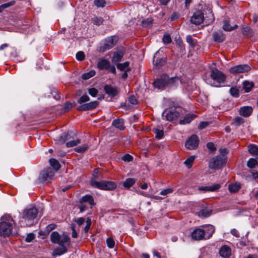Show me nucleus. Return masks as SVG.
<instances>
[{
    "label": "nucleus",
    "instance_id": "1",
    "mask_svg": "<svg viewBox=\"0 0 258 258\" xmlns=\"http://www.w3.org/2000/svg\"><path fill=\"white\" fill-rule=\"evenodd\" d=\"M0 222V236L5 237L10 236L12 232L13 219L9 215H5L1 218Z\"/></svg>",
    "mask_w": 258,
    "mask_h": 258
},
{
    "label": "nucleus",
    "instance_id": "2",
    "mask_svg": "<svg viewBox=\"0 0 258 258\" xmlns=\"http://www.w3.org/2000/svg\"><path fill=\"white\" fill-rule=\"evenodd\" d=\"M227 158L222 155H217L212 158L209 163V167L212 169H220L226 162Z\"/></svg>",
    "mask_w": 258,
    "mask_h": 258
},
{
    "label": "nucleus",
    "instance_id": "3",
    "mask_svg": "<svg viewBox=\"0 0 258 258\" xmlns=\"http://www.w3.org/2000/svg\"><path fill=\"white\" fill-rule=\"evenodd\" d=\"M118 38L115 36L109 37L105 39L102 45L99 47L98 51L100 52H104L112 48L116 44Z\"/></svg>",
    "mask_w": 258,
    "mask_h": 258
},
{
    "label": "nucleus",
    "instance_id": "4",
    "mask_svg": "<svg viewBox=\"0 0 258 258\" xmlns=\"http://www.w3.org/2000/svg\"><path fill=\"white\" fill-rule=\"evenodd\" d=\"M50 240L53 243L62 245L69 243L70 238L67 235H63V237L60 238L59 233L56 231H54L50 235Z\"/></svg>",
    "mask_w": 258,
    "mask_h": 258
},
{
    "label": "nucleus",
    "instance_id": "5",
    "mask_svg": "<svg viewBox=\"0 0 258 258\" xmlns=\"http://www.w3.org/2000/svg\"><path fill=\"white\" fill-rule=\"evenodd\" d=\"M55 174V171L50 167L43 169L40 173L39 180L41 182L51 180Z\"/></svg>",
    "mask_w": 258,
    "mask_h": 258
},
{
    "label": "nucleus",
    "instance_id": "6",
    "mask_svg": "<svg viewBox=\"0 0 258 258\" xmlns=\"http://www.w3.org/2000/svg\"><path fill=\"white\" fill-rule=\"evenodd\" d=\"M210 77L212 79L218 84L223 83L226 79L225 75L217 69H213L211 70Z\"/></svg>",
    "mask_w": 258,
    "mask_h": 258
},
{
    "label": "nucleus",
    "instance_id": "7",
    "mask_svg": "<svg viewBox=\"0 0 258 258\" xmlns=\"http://www.w3.org/2000/svg\"><path fill=\"white\" fill-rule=\"evenodd\" d=\"M179 115V111L173 108H171L168 110H164L162 113L163 116H165L166 119L169 121L176 119Z\"/></svg>",
    "mask_w": 258,
    "mask_h": 258
},
{
    "label": "nucleus",
    "instance_id": "8",
    "mask_svg": "<svg viewBox=\"0 0 258 258\" xmlns=\"http://www.w3.org/2000/svg\"><path fill=\"white\" fill-rule=\"evenodd\" d=\"M37 214V209L35 207H31L24 211L23 218L28 220H32L36 218Z\"/></svg>",
    "mask_w": 258,
    "mask_h": 258
},
{
    "label": "nucleus",
    "instance_id": "9",
    "mask_svg": "<svg viewBox=\"0 0 258 258\" xmlns=\"http://www.w3.org/2000/svg\"><path fill=\"white\" fill-rule=\"evenodd\" d=\"M199 140L196 135H192L185 142V146L188 149H196L199 145Z\"/></svg>",
    "mask_w": 258,
    "mask_h": 258
},
{
    "label": "nucleus",
    "instance_id": "10",
    "mask_svg": "<svg viewBox=\"0 0 258 258\" xmlns=\"http://www.w3.org/2000/svg\"><path fill=\"white\" fill-rule=\"evenodd\" d=\"M250 70V67L246 64H240L231 67L229 71L231 74H236L247 72Z\"/></svg>",
    "mask_w": 258,
    "mask_h": 258
},
{
    "label": "nucleus",
    "instance_id": "11",
    "mask_svg": "<svg viewBox=\"0 0 258 258\" xmlns=\"http://www.w3.org/2000/svg\"><path fill=\"white\" fill-rule=\"evenodd\" d=\"M204 19V13L201 11H196L190 18L191 23L195 25H199L201 24Z\"/></svg>",
    "mask_w": 258,
    "mask_h": 258
},
{
    "label": "nucleus",
    "instance_id": "12",
    "mask_svg": "<svg viewBox=\"0 0 258 258\" xmlns=\"http://www.w3.org/2000/svg\"><path fill=\"white\" fill-rule=\"evenodd\" d=\"M99 102L97 101H94L89 103L82 104L77 107L79 111H87L93 110L98 105Z\"/></svg>",
    "mask_w": 258,
    "mask_h": 258
},
{
    "label": "nucleus",
    "instance_id": "13",
    "mask_svg": "<svg viewBox=\"0 0 258 258\" xmlns=\"http://www.w3.org/2000/svg\"><path fill=\"white\" fill-rule=\"evenodd\" d=\"M205 232L204 229L197 228L191 232V236L195 240H201L205 238Z\"/></svg>",
    "mask_w": 258,
    "mask_h": 258
},
{
    "label": "nucleus",
    "instance_id": "14",
    "mask_svg": "<svg viewBox=\"0 0 258 258\" xmlns=\"http://www.w3.org/2000/svg\"><path fill=\"white\" fill-rule=\"evenodd\" d=\"M167 75H162L160 78L156 79L153 84L155 88H158V89H163L166 86V81H167Z\"/></svg>",
    "mask_w": 258,
    "mask_h": 258
},
{
    "label": "nucleus",
    "instance_id": "15",
    "mask_svg": "<svg viewBox=\"0 0 258 258\" xmlns=\"http://www.w3.org/2000/svg\"><path fill=\"white\" fill-rule=\"evenodd\" d=\"M104 91L110 97H114L118 93V88L110 85H106L104 87Z\"/></svg>",
    "mask_w": 258,
    "mask_h": 258
},
{
    "label": "nucleus",
    "instance_id": "16",
    "mask_svg": "<svg viewBox=\"0 0 258 258\" xmlns=\"http://www.w3.org/2000/svg\"><path fill=\"white\" fill-rule=\"evenodd\" d=\"M124 50L123 49H117L113 52V56L112 57V62L113 63H116L121 61L124 55Z\"/></svg>",
    "mask_w": 258,
    "mask_h": 258
},
{
    "label": "nucleus",
    "instance_id": "17",
    "mask_svg": "<svg viewBox=\"0 0 258 258\" xmlns=\"http://www.w3.org/2000/svg\"><path fill=\"white\" fill-rule=\"evenodd\" d=\"M219 254L223 258H229L231 254V248L227 245H223L220 248Z\"/></svg>",
    "mask_w": 258,
    "mask_h": 258
},
{
    "label": "nucleus",
    "instance_id": "18",
    "mask_svg": "<svg viewBox=\"0 0 258 258\" xmlns=\"http://www.w3.org/2000/svg\"><path fill=\"white\" fill-rule=\"evenodd\" d=\"M213 40L218 43H221L225 40V35L222 31L218 30L213 33Z\"/></svg>",
    "mask_w": 258,
    "mask_h": 258
},
{
    "label": "nucleus",
    "instance_id": "19",
    "mask_svg": "<svg viewBox=\"0 0 258 258\" xmlns=\"http://www.w3.org/2000/svg\"><path fill=\"white\" fill-rule=\"evenodd\" d=\"M253 109L251 106H245L240 107L239 114L245 117L249 116L252 113Z\"/></svg>",
    "mask_w": 258,
    "mask_h": 258
},
{
    "label": "nucleus",
    "instance_id": "20",
    "mask_svg": "<svg viewBox=\"0 0 258 258\" xmlns=\"http://www.w3.org/2000/svg\"><path fill=\"white\" fill-rule=\"evenodd\" d=\"M116 187L115 182L110 181L103 180L102 190H111Z\"/></svg>",
    "mask_w": 258,
    "mask_h": 258
},
{
    "label": "nucleus",
    "instance_id": "21",
    "mask_svg": "<svg viewBox=\"0 0 258 258\" xmlns=\"http://www.w3.org/2000/svg\"><path fill=\"white\" fill-rule=\"evenodd\" d=\"M109 65V61L104 58L100 59L97 63V67L100 70H108Z\"/></svg>",
    "mask_w": 258,
    "mask_h": 258
},
{
    "label": "nucleus",
    "instance_id": "22",
    "mask_svg": "<svg viewBox=\"0 0 258 258\" xmlns=\"http://www.w3.org/2000/svg\"><path fill=\"white\" fill-rule=\"evenodd\" d=\"M220 187V185L219 184L216 183L212 186H200L198 187V189L204 191H215L218 190Z\"/></svg>",
    "mask_w": 258,
    "mask_h": 258
},
{
    "label": "nucleus",
    "instance_id": "23",
    "mask_svg": "<svg viewBox=\"0 0 258 258\" xmlns=\"http://www.w3.org/2000/svg\"><path fill=\"white\" fill-rule=\"evenodd\" d=\"M204 230L205 231L204 239H209L214 233L215 229L213 226L209 225L206 226Z\"/></svg>",
    "mask_w": 258,
    "mask_h": 258
},
{
    "label": "nucleus",
    "instance_id": "24",
    "mask_svg": "<svg viewBox=\"0 0 258 258\" xmlns=\"http://www.w3.org/2000/svg\"><path fill=\"white\" fill-rule=\"evenodd\" d=\"M61 247H57L53 250L52 252V255H61L65 253L67 251L68 249L65 244L59 245Z\"/></svg>",
    "mask_w": 258,
    "mask_h": 258
},
{
    "label": "nucleus",
    "instance_id": "25",
    "mask_svg": "<svg viewBox=\"0 0 258 258\" xmlns=\"http://www.w3.org/2000/svg\"><path fill=\"white\" fill-rule=\"evenodd\" d=\"M166 79L167 87L175 86L178 84V82L179 81V78L177 77L169 78V77L168 75H167Z\"/></svg>",
    "mask_w": 258,
    "mask_h": 258
},
{
    "label": "nucleus",
    "instance_id": "26",
    "mask_svg": "<svg viewBox=\"0 0 258 258\" xmlns=\"http://www.w3.org/2000/svg\"><path fill=\"white\" fill-rule=\"evenodd\" d=\"M112 125L119 130H123L124 128L123 120L120 118L114 119L112 122Z\"/></svg>",
    "mask_w": 258,
    "mask_h": 258
},
{
    "label": "nucleus",
    "instance_id": "27",
    "mask_svg": "<svg viewBox=\"0 0 258 258\" xmlns=\"http://www.w3.org/2000/svg\"><path fill=\"white\" fill-rule=\"evenodd\" d=\"M229 22L230 21L229 19L223 20L222 28L224 30L226 31H231L238 27L237 25H235L233 27L231 26L229 24Z\"/></svg>",
    "mask_w": 258,
    "mask_h": 258
},
{
    "label": "nucleus",
    "instance_id": "28",
    "mask_svg": "<svg viewBox=\"0 0 258 258\" xmlns=\"http://www.w3.org/2000/svg\"><path fill=\"white\" fill-rule=\"evenodd\" d=\"M130 63V62L127 61L122 63L117 64L116 67L121 71L128 72L131 70L129 67Z\"/></svg>",
    "mask_w": 258,
    "mask_h": 258
},
{
    "label": "nucleus",
    "instance_id": "29",
    "mask_svg": "<svg viewBox=\"0 0 258 258\" xmlns=\"http://www.w3.org/2000/svg\"><path fill=\"white\" fill-rule=\"evenodd\" d=\"M72 138L71 135L67 132L63 133L61 134V135L60 136L58 142L59 144H64L67 141L70 140Z\"/></svg>",
    "mask_w": 258,
    "mask_h": 258
},
{
    "label": "nucleus",
    "instance_id": "30",
    "mask_svg": "<svg viewBox=\"0 0 258 258\" xmlns=\"http://www.w3.org/2000/svg\"><path fill=\"white\" fill-rule=\"evenodd\" d=\"M49 164L50 166L53 167L52 169L54 170L55 172L58 170L60 167V165L58 161L54 158L49 159Z\"/></svg>",
    "mask_w": 258,
    "mask_h": 258
},
{
    "label": "nucleus",
    "instance_id": "31",
    "mask_svg": "<svg viewBox=\"0 0 258 258\" xmlns=\"http://www.w3.org/2000/svg\"><path fill=\"white\" fill-rule=\"evenodd\" d=\"M80 202H81V203L88 202L91 206L95 205V203L94 202V199H93V197L92 196L89 195H87L83 196L81 198Z\"/></svg>",
    "mask_w": 258,
    "mask_h": 258
},
{
    "label": "nucleus",
    "instance_id": "32",
    "mask_svg": "<svg viewBox=\"0 0 258 258\" xmlns=\"http://www.w3.org/2000/svg\"><path fill=\"white\" fill-rule=\"evenodd\" d=\"M212 211L208 209H202L198 212V215L200 217L206 218L211 215Z\"/></svg>",
    "mask_w": 258,
    "mask_h": 258
},
{
    "label": "nucleus",
    "instance_id": "33",
    "mask_svg": "<svg viewBox=\"0 0 258 258\" xmlns=\"http://www.w3.org/2000/svg\"><path fill=\"white\" fill-rule=\"evenodd\" d=\"M136 182V180L134 178H128L125 179L123 183V185L125 188H129L132 186Z\"/></svg>",
    "mask_w": 258,
    "mask_h": 258
},
{
    "label": "nucleus",
    "instance_id": "34",
    "mask_svg": "<svg viewBox=\"0 0 258 258\" xmlns=\"http://www.w3.org/2000/svg\"><path fill=\"white\" fill-rule=\"evenodd\" d=\"M90 184L92 186L102 190L103 188V180L97 181L94 179H91Z\"/></svg>",
    "mask_w": 258,
    "mask_h": 258
},
{
    "label": "nucleus",
    "instance_id": "35",
    "mask_svg": "<svg viewBox=\"0 0 258 258\" xmlns=\"http://www.w3.org/2000/svg\"><path fill=\"white\" fill-rule=\"evenodd\" d=\"M194 115L187 114L185 116L183 119L180 120L179 123L181 124L189 123L194 118Z\"/></svg>",
    "mask_w": 258,
    "mask_h": 258
},
{
    "label": "nucleus",
    "instance_id": "36",
    "mask_svg": "<svg viewBox=\"0 0 258 258\" xmlns=\"http://www.w3.org/2000/svg\"><path fill=\"white\" fill-rule=\"evenodd\" d=\"M248 151L252 155H256L258 154V147L253 144L248 146Z\"/></svg>",
    "mask_w": 258,
    "mask_h": 258
},
{
    "label": "nucleus",
    "instance_id": "37",
    "mask_svg": "<svg viewBox=\"0 0 258 258\" xmlns=\"http://www.w3.org/2000/svg\"><path fill=\"white\" fill-rule=\"evenodd\" d=\"M186 41L189 44L191 47H195L197 44V41L196 39H194L191 35L186 36Z\"/></svg>",
    "mask_w": 258,
    "mask_h": 258
},
{
    "label": "nucleus",
    "instance_id": "38",
    "mask_svg": "<svg viewBox=\"0 0 258 258\" xmlns=\"http://www.w3.org/2000/svg\"><path fill=\"white\" fill-rule=\"evenodd\" d=\"M176 45L178 46V47L179 49V51L180 52H181L182 53H184V51L185 50V46H184V43L182 42V41L180 39H177L176 40Z\"/></svg>",
    "mask_w": 258,
    "mask_h": 258
},
{
    "label": "nucleus",
    "instance_id": "39",
    "mask_svg": "<svg viewBox=\"0 0 258 258\" xmlns=\"http://www.w3.org/2000/svg\"><path fill=\"white\" fill-rule=\"evenodd\" d=\"M153 131L155 135V138L156 139H161L163 137L164 132L163 130L158 128H154Z\"/></svg>",
    "mask_w": 258,
    "mask_h": 258
},
{
    "label": "nucleus",
    "instance_id": "40",
    "mask_svg": "<svg viewBox=\"0 0 258 258\" xmlns=\"http://www.w3.org/2000/svg\"><path fill=\"white\" fill-rule=\"evenodd\" d=\"M240 185L236 183L229 185L228 189L231 193L236 192L240 189Z\"/></svg>",
    "mask_w": 258,
    "mask_h": 258
},
{
    "label": "nucleus",
    "instance_id": "41",
    "mask_svg": "<svg viewBox=\"0 0 258 258\" xmlns=\"http://www.w3.org/2000/svg\"><path fill=\"white\" fill-rule=\"evenodd\" d=\"M195 158L194 156H191L184 161V163L188 168H190L192 166Z\"/></svg>",
    "mask_w": 258,
    "mask_h": 258
},
{
    "label": "nucleus",
    "instance_id": "42",
    "mask_svg": "<svg viewBox=\"0 0 258 258\" xmlns=\"http://www.w3.org/2000/svg\"><path fill=\"white\" fill-rule=\"evenodd\" d=\"M95 71L91 70L89 72L84 73L82 76V78L83 80H88L90 78L93 77L95 75Z\"/></svg>",
    "mask_w": 258,
    "mask_h": 258
},
{
    "label": "nucleus",
    "instance_id": "43",
    "mask_svg": "<svg viewBox=\"0 0 258 258\" xmlns=\"http://www.w3.org/2000/svg\"><path fill=\"white\" fill-rule=\"evenodd\" d=\"M253 84L252 83H249L248 81H245L243 83V88L246 92H249L251 90V88L253 87Z\"/></svg>",
    "mask_w": 258,
    "mask_h": 258
},
{
    "label": "nucleus",
    "instance_id": "44",
    "mask_svg": "<svg viewBox=\"0 0 258 258\" xmlns=\"http://www.w3.org/2000/svg\"><path fill=\"white\" fill-rule=\"evenodd\" d=\"M242 32L244 35L251 37L252 35V30L249 27H244L242 28Z\"/></svg>",
    "mask_w": 258,
    "mask_h": 258
},
{
    "label": "nucleus",
    "instance_id": "45",
    "mask_svg": "<svg viewBox=\"0 0 258 258\" xmlns=\"http://www.w3.org/2000/svg\"><path fill=\"white\" fill-rule=\"evenodd\" d=\"M80 143H81V140L78 139L76 140L71 141L67 142L66 144V146L67 147L70 148V147H75Z\"/></svg>",
    "mask_w": 258,
    "mask_h": 258
},
{
    "label": "nucleus",
    "instance_id": "46",
    "mask_svg": "<svg viewBox=\"0 0 258 258\" xmlns=\"http://www.w3.org/2000/svg\"><path fill=\"white\" fill-rule=\"evenodd\" d=\"M104 21V20L101 17H95L92 19V22L96 25L100 26Z\"/></svg>",
    "mask_w": 258,
    "mask_h": 258
},
{
    "label": "nucleus",
    "instance_id": "47",
    "mask_svg": "<svg viewBox=\"0 0 258 258\" xmlns=\"http://www.w3.org/2000/svg\"><path fill=\"white\" fill-rule=\"evenodd\" d=\"M15 3H16L15 1H12L9 3H5L4 4L1 5L0 6V12H2L4 9L14 5Z\"/></svg>",
    "mask_w": 258,
    "mask_h": 258
},
{
    "label": "nucleus",
    "instance_id": "48",
    "mask_svg": "<svg viewBox=\"0 0 258 258\" xmlns=\"http://www.w3.org/2000/svg\"><path fill=\"white\" fill-rule=\"evenodd\" d=\"M244 120L243 118L240 116L236 117L233 119V123L236 126H239L244 123Z\"/></svg>",
    "mask_w": 258,
    "mask_h": 258
},
{
    "label": "nucleus",
    "instance_id": "49",
    "mask_svg": "<svg viewBox=\"0 0 258 258\" xmlns=\"http://www.w3.org/2000/svg\"><path fill=\"white\" fill-rule=\"evenodd\" d=\"M88 148L87 145H83L75 148V151L78 153H83L86 151Z\"/></svg>",
    "mask_w": 258,
    "mask_h": 258
},
{
    "label": "nucleus",
    "instance_id": "50",
    "mask_svg": "<svg viewBox=\"0 0 258 258\" xmlns=\"http://www.w3.org/2000/svg\"><path fill=\"white\" fill-rule=\"evenodd\" d=\"M257 164V160L253 158H250L247 163V165L250 168H253Z\"/></svg>",
    "mask_w": 258,
    "mask_h": 258
},
{
    "label": "nucleus",
    "instance_id": "51",
    "mask_svg": "<svg viewBox=\"0 0 258 258\" xmlns=\"http://www.w3.org/2000/svg\"><path fill=\"white\" fill-rule=\"evenodd\" d=\"M94 4L98 8H103L105 6L106 2L105 0H94Z\"/></svg>",
    "mask_w": 258,
    "mask_h": 258
},
{
    "label": "nucleus",
    "instance_id": "52",
    "mask_svg": "<svg viewBox=\"0 0 258 258\" xmlns=\"http://www.w3.org/2000/svg\"><path fill=\"white\" fill-rule=\"evenodd\" d=\"M230 93L233 97H238L239 96V90L236 87H232L230 89Z\"/></svg>",
    "mask_w": 258,
    "mask_h": 258
},
{
    "label": "nucleus",
    "instance_id": "53",
    "mask_svg": "<svg viewBox=\"0 0 258 258\" xmlns=\"http://www.w3.org/2000/svg\"><path fill=\"white\" fill-rule=\"evenodd\" d=\"M89 100V97L87 95H84L80 98V99L78 100V102L80 104H82Z\"/></svg>",
    "mask_w": 258,
    "mask_h": 258
},
{
    "label": "nucleus",
    "instance_id": "54",
    "mask_svg": "<svg viewBox=\"0 0 258 258\" xmlns=\"http://www.w3.org/2000/svg\"><path fill=\"white\" fill-rule=\"evenodd\" d=\"M56 226V225L55 224H54V223H52V224H49L45 228V233L46 234H48L49 233H50V232L51 231H52V230L55 229Z\"/></svg>",
    "mask_w": 258,
    "mask_h": 258
},
{
    "label": "nucleus",
    "instance_id": "55",
    "mask_svg": "<svg viewBox=\"0 0 258 258\" xmlns=\"http://www.w3.org/2000/svg\"><path fill=\"white\" fill-rule=\"evenodd\" d=\"M106 243L109 248H112L114 246L115 242L113 238L109 237L106 239Z\"/></svg>",
    "mask_w": 258,
    "mask_h": 258
},
{
    "label": "nucleus",
    "instance_id": "56",
    "mask_svg": "<svg viewBox=\"0 0 258 258\" xmlns=\"http://www.w3.org/2000/svg\"><path fill=\"white\" fill-rule=\"evenodd\" d=\"M85 54L83 51H79L76 54V58L79 61H82L85 58Z\"/></svg>",
    "mask_w": 258,
    "mask_h": 258
},
{
    "label": "nucleus",
    "instance_id": "57",
    "mask_svg": "<svg viewBox=\"0 0 258 258\" xmlns=\"http://www.w3.org/2000/svg\"><path fill=\"white\" fill-rule=\"evenodd\" d=\"M165 62V60L163 58L157 59L155 62V65L159 68L160 67L162 66Z\"/></svg>",
    "mask_w": 258,
    "mask_h": 258
},
{
    "label": "nucleus",
    "instance_id": "58",
    "mask_svg": "<svg viewBox=\"0 0 258 258\" xmlns=\"http://www.w3.org/2000/svg\"><path fill=\"white\" fill-rule=\"evenodd\" d=\"M209 125V122L208 121H202L201 122L199 125L198 128L200 130H203L208 126Z\"/></svg>",
    "mask_w": 258,
    "mask_h": 258
},
{
    "label": "nucleus",
    "instance_id": "59",
    "mask_svg": "<svg viewBox=\"0 0 258 258\" xmlns=\"http://www.w3.org/2000/svg\"><path fill=\"white\" fill-rule=\"evenodd\" d=\"M98 92V90L95 88H92L88 90L89 94L93 97H95Z\"/></svg>",
    "mask_w": 258,
    "mask_h": 258
},
{
    "label": "nucleus",
    "instance_id": "60",
    "mask_svg": "<svg viewBox=\"0 0 258 258\" xmlns=\"http://www.w3.org/2000/svg\"><path fill=\"white\" fill-rule=\"evenodd\" d=\"M122 159L124 161L130 162L133 160V157L131 155L126 154L122 157Z\"/></svg>",
    "mask_w": 258,
    "mask_h": 258
},
{
    "label": "nucleus",
    "instance_id": "61",
    "mask_svg": "<svg viewBox=\"0 0 258 258\" xmlns=\"http://www.w3.org/2000/svg\"><path fill=\"white\" fill-rule=\"evenodd\" d=\"M72 108V104L70 102H67L64 104L63 110L64 112H68Z\"/></svg>",
    "mask_w": 258,
    "mask_h": 258
},
{
    "label": "nucleus",
    "instance_id": "62",
    "mask_svg": "<svg viewBox=\"0 0 258 258\" xmlns=\"http://www.w3.org/2000/svg\"><path fill=\"white\" fill-rule=\"evenodd\" d=\"M91 224V221L90 219H88L86 221V225L85 227L84 228V231L85 233H87L89 231L90 226Z\"/></svg>",
    "mask_w": 258,
    "mask_h": 258
},
{
    "label": "nucleus",
    "instance_id": "63",
    "mask_svg": "<svg viewBox=\"0 0 258 258\" xmlns=\"http://www.w3.org/2000/svg\"><path fill=\"white\" fill-rule=\"evenodd\" d=\"M128 101L129 102L133 105H135L138 103V100L136 97L134 95H132L129 97Z\"/></svg>",
    "mask_w": 258,
    "mask_h": 258
},
{
    "label": "nucleus",
    "instance_id": "64",
    "mask_svg": "<svg viewBox=\"0 0 258 258\" xmlns=\"http://www.w3.org/2000/svg\"><path fill=\"white\" fill-rule=\"evenodd\" d=\"M207 147L210 151L214 152L216 151V148L215 147L214 144L212 142H209L207 144Z\"/></svg>",
    "mask_w": 258,
    "mask_h": 258
}]
</instances>
